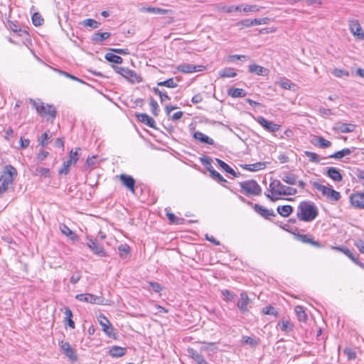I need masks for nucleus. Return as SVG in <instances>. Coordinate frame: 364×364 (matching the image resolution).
Listing matches in <instances>:
<instances>
[{
	"label": "nucleus",
	"instance_id": "obj_30",
	"mask_svg": "<svg viewBox=\"0 0 364 364\" xmlns=\"http://www.w3.org/2000/svg\"><path fill=\"white\" fill-rule=\"evenodd\" d=\"M141 11L142 12H147V13H152L154 14H160V15H165L168 13V11L164 9L161 8H156V7H143L141 9Z\"/></svg>",
	"mask_w": 364,
	"mask_h": 364
},
{
	"label": "nucleus",
	"instance_id": "obj_32",
	"mask_svg": "<svg viewBox=\"0 0 364 364\" xmlns=\"http://www.w3.org/2000/svg\"><path fill=\"white\" fill-rule=\"evenodd\" d=\"M228 95L232 97H242L246 95V92L245 90L241 88H230L228 90Z\"/></svg>",
	"mask_w": 364,
	"mask_h": 364
},
{
	"label": "nucleus",
	"instance_id": "obj_12",
	"mask_svg": "<svg viewBox=\"0 0 364 364\" xmlns=\"http://www.w3.org/2000/svg\"><path fill=\"white\" fill-rule=\"evenodd\" d=\"M203 65H195L193 64L183 63L177 67V70L183 73H192L202 71L204 69Z\"/></svg>",
	"mask_w": 364,
	"mask_h": 364
},
{
	"label": "nucleus",
	"instance_id": "obj_3",
	"mask_svg": "<svg viewBox=\"0 0 364 364\" xmlns=\"http://www.w3.org/2000/svg\"><path fill=\"white\" fill-rule=\"evenodd\" d=\"M17 175L16 169L11 166H6L5 170L0 176V194L7 191L9 186L12 183L14 177Z\"/></svg>",
	"mask_w": 364,
	"mask_h": 364
},
{
	"label": "nucleus",
	"instance_id": "obj_40",
	"mask_svg": "<svg viewBox=\"0 0 364 364\" xmlns=\"http://www.w3.org/2000/svg\"><path fill=\"white\" fill-rule=\"evenodd\" d=\"M149 105L151 107V111L154 116L156 117L159 115V105L158 102L152 97L149 98Z\"/></svg>",
	"mask_w": 364,
	"mask_h": 364
},
{
	"label": "nucleus",
	"instance_id": "obj_4",
	"mask_svg": "<svg viewBox=\"0 0 364 364\" xmlns=\"http://www.w3.org/2000/svg\"><path fill=\"white\" fill-rule=\"evenodd\" d=\"M269 191L273 195L279 196H294L297 193L296 188L286 186L279 180H274L270 183Z\"/></svg>",
	"mask_w": 364,
	"mask_h": 364
},
{
	"label": "nucleus",
	"instance_id": "obj_46",
	"mask_svg": "<svg viewBox=\"0 0 364 364\" xmlns=\"http://www.w3.org/2000/svg\"><path fill=\"white\" fill-rule=\"evenodd\" d=\"M331 73L336 77H348L349 72L346 70L334 68Z\"/></svg>",
	"mask_w": 364,
	"mask_h": 364
},
{
	"label": "nucleus",
	"instance_id": "obj_51",
	"mask_svg": "<svg viewBox=\"0 0 364 364\" xmlns=\"http://www.w3.org/2000/svg\"><path fill=\"white\" fill-rule=\"evenodd\" d=\"M71 161L67 160L66 161L63 162V167L59 170V174H68L70 171V167L72 165Z\"/></svg>",
	"mask_w": 364,
	"mask_h": 364
},
{
	"label": "nucleus",
	"instance_id": "obj_10",
	"mask_svg": "<svg viewBox=\"0 0 364 364\" xmlns=\"http://www.w3.org/2000/svg\"><path fill=\"white\" fill-rule=\"evenodd\" d=\"M257 122L267 131L269 132H274L280 129V125L267 120L263 117H258Z\"/></svg>",
	"mask_w": 364,
	"mask_h": 364
},
{
	"label": "nucleus",
	"instance_id": "obj_7",
	"mask_svg": "<svg viewBox=\"0 0 364 364\" xmlns=\"http://www.w3.org/2000/svg\"><path fill=\"white\" fill-rule=\"evenodd\" d=\"M87 246L93 252V253L99 257H105L106 255L105 249L96 239L87 238Z\"/></svg>",
	"mask_w": 364,
	"mask_h": 364
},
{
	"label": "nucleus",
	"instance_id": "obj_49",
	"mask_svg": "<svg viewBox=\"0 0 364 364\" xmlns=\"http://www.w3.org/2000/svg\"><path fill=\"white\" fill-rule=\"evenodd\" d=\"M79 151H80V148H76L75 151L71 150L69 154L68 161H71L73 164H75L79 159Z\"/></svg>",
	"mask_w": 364,
	"mask_h": 364
},
{
	"label": "nucleus",
	"instance_id": "obj_44",
	"mask_svg": "<svg viewBox=\"0 0 364 364\" xmlns=\"http://www.w3.org/2000/svg\"><path fill=\"white\" fill-rule=\"evenodd\" d=\"M118 250H119L120 257L122 258H125L129 253L130 247L127 244H122L118 247Z\"/></svg>",
	"mask_w": 364,
	"mask_h": 364
},
{
	"label": "nucleus",
	"instance_id": "obj_36",
	"mask_svg": "<svg viewBox=\"0 0 364 364\" xmlns=\"http://www.w3.org/2000/svg\"><path fill=\"white\" fill-rule=\"evenodd\" d=\"M294 311L296 314L297 318L301 322H305L307 319V315L304 310V308L301 306H296Z\"/></svg>",
	"mask_w": 364,
	"mask_h": 364
},
{
	"label": "nucleus",
	"instance_id": "obj_8",
	"mask_svg": "<svg viewBox=\"0 0 364 364\" xmlns=\"http://www.w3.org/2000/svg\"><path fill=\"white\" fill-rule=\"evenodd\" d=\"M98 321L102 328V331L108 337L113 338L115 336L114 328L109 321L103 314L99 316Z\"/></svg>",
	"mask_w": 364,
	"mask_h": 364
},
{
	"label": "nucleus",
	"instance_id": "obj_43",
	"mask_svg": "<svg viewBox=\"0 0 364 364\" xmlns=\"http://www.w3.org/2000/svg\"><path fill=\"white\" fill-rule=\"evenodd\" d=\"M32 22L35 26H40L44 23V19L38 12H36L32 16Z\"/></svg>",
	"mask_w": 364,
	"mask_h": 364
},
{
	"label": "nucleus",
	"instance_id": "obj_48",
	"mask_svg": "<svg viewBox=\"0 0 364 364\" xmlns=\"http://www.w3.org/2000/svg\"><path fill=\"white\" fill-rule=\"evenodd\" d=\"M313 186L318 191H321V193L323 194V196H326L328 194V191L330 189V188L325 186L323 185H321L316 181H314L313 183Z\"/></svg>",
	"mask_w": 364,
	"mask_h": 364
},
{
	"label": "nucleus",
	"instance_id": "obj_37",
	"mask_svg": "<svg viewBox=\"0 0 364 364\" xmlns=\"http://www.w3.org/2000/svg\"><path fill=\"white\" fill-rule=\"evenodd\" d=\"M105 58L110 62V63H116V64H121L122 63V58L119 56V55H115L112 53H107L105 54Z\"/></svg>",
	"mask_w": 364,
	"mask_h": 364
},
{
	"label": "nucleus",
	"instance_id": "obj_61",
	"mask_svg": "<svg viewBox=\"0 0 364 364\" xmlns=\"http://www.w3.org/2000/svg\"><path fill=\"white\" fill-rule=\"evenodd\" d=\"M279 84L282 88L286 90H291V85H294L289 80L281 81L279 82Z\"/></svg>",
	"mask_w": 364,
	"mask_h": 364
},
{
	"label": "nucleus",
	"instance_id": "obj_27",
	"mask_svg": "<svg viewBox=\"0 0 364 364\" xmlns=\"http://www.w3.org/2000/svg\"><path fill=\"white\" fill-rule=\"evenodd\" d=\"M111 36V33L109 32H104V33H100L96 32L92 36V41L95 43H102L105 40L109 38Z\"/></svg>",
	"mask_w": 364,
	"mask_h": 364
},
{
	"label": "nucleus",
	"instance_id": "obj_56",
	"mask_svg": "<svg viewBox=\"0 0 364 364\" xmlns=\"http://www.w3.org/2000/svg\"><path fill=\"white\" fill-rule=\"evenodd\" d=\"M236 25L240 27V28H242L244 27L249 28L252 26V21L250 19H244L237 22Z\"/></svg>",
	"mask_w": 364,
	"mask_h": 364
},
{
	"label": "nucleus",
	"instance_id": "obj_31",
	"mask_svg": "<svg viewBox=\"0 0 364 364\" xmlns=\"http://www.w3.org/2000/svg\"><path fill=\"white\" fill-rule=\"evenodd\" d=\"M283 181L289 185H294L297 182V176L294 173H284L282 176Z\"/></svg>",
	"mask_w": 364,
	"mask_h": 364
},
{
	"label": "nucleus",
	"instance_id": "obj_38",
	"mask_svg": "<svg viewBox=\"0 0 364 364\" xmlns=\"http://www.w3.org/2000/svg\"><path fill=\"white\" fill-rule=\"evenodd\" d=\"M80 24L85 27H90L92 28H97L100 25V23L98 21L92 19V18H87L83 20Z\"/></svg>",
	"mask_w": 364,
	"mask_h": 364
},
{
	"label": "nucleus",
	"instance_id": "obj_2",
	"mask_svg": "<svg viewBox=\"0 0 364 364\" xmlns=\"http://www.w3.org/2000/svg\"><path fill=\"white\" fill-rule=\"evenodd\" d=\"M29 103L32 105L33 107L36 109L38 114L41 116H49L52 119H54L56 116L55 107L52 105L45 104L43 102L38 100L36 101L33 99L29 100Z\"/></svg>",
	"mask_w": 364,
	"mask_h": 364
},
{
	"label": "nucleus",
	"instance_id": "obj_39",
	"mask_svg": "<svg viewBox=\"0 0 364 364\" xmlns=\"http://www.w3.org/2000/svg\"><path fill=\"white\" fill-rule=\"evenodd\" d=\"M327 198L330 199L332 201H338L341 198V193L334 189L330 188L328 194L326 196Z\"/></svg>",
	"mask_w": 364,
	"mask_h": 364
},
{
	"label": "nucleus",
	"instance_id": "obj_60",
	"mask_svg": "<svg viewBox=\"0 0 364 364\" xmlns=\"http://www.w3.org/2000/svg\"><path fill=\"white\" fill-rule=\"evenodd\" d=\"M149 284L155 292H160L162 289L161 284L158 282H150Z\"/></svg>",
	"mask_w": 364,
	"mask_h": 364
},
{
	"label": "nucleus",
	"instance_id": "obj_34",
	"mask_svg": "<svg viewBox=\"0 0 364 364\" xmlns=\"http://www.w3.org/2000/svg\"><path fill=\"white\" fill-rule=\"evenodd\" d=\"M219 75L220 77H234L237 76V73L235 72L233 68H225L219 71Z\"/></svg>",
	"mask_w": 364,
	"mask_h": 364
},
{
	"label": "nucleus",
	"instance_id": "obj_41",
	"mask_svg": "<svg viewBox=\"0 0 364 364\" xmlns=\"http://www.w3.org/2000/svg\"><path fill=\"white\" fill-rule=\"evenodd\" d=\"M158 86H164L170 88H175L178 86L177 83L174 81L173 78H169L164 81H161L157 83Z\"/></svg>",
	"mask_w": 364,
	"mask_h": 364
},
{
	"label": "nucleus",
	"instance_id": "obj_9",
	"mask_svg": "<svg viewBox=\"0 0 364 364\" xmlns=\"http://www.w3.org/2000/svg\"><path fill=\"white\" fill-rule=\"evenodd\" d=\"M349 28L350 32L359 40L364 38V33L358 20H349Z\"/></svg>",
	"mask_w": 364,
	"mask_h": 364
},
{
	"label": "nucleus",
	"instance_id": "obj_59",
	"mask_svg": "<svg viewBox=\"0 0 364 364\" xmlns=\"http://www.w3.org/2000/svg\"><path fill=\"white\" fill-rule=\"evenodd\" d=\"M243 343L246 344H249L250 346H257L258 344V342L253 338L249 337V336H245L242 338Z\"/></svg>",
	"mask_w": 364,
	"mask_h": 364
},
{
	"label": "nucleus",
	"instance_id": "obj_14",
	"mask_svg": "<svg viewBox=\"0 0 364 364\" xmlns=\"http://www.w3.org/2000/svg\"><path fill=\"white\" fill-rule=\"evenodd\" d=\"M240 296V298L237 303V306L242 313L248 312V304L251 301L250 299L245 291L241 292Z\"/></svg>",
	"mask_w": 364,
	"mask_h": 364
},
{
	"label": "nucleus",
	"instance_id": "obj_45",
	"mask_svg": "<svg viewBox=\"0 0 364 364\" xmlns=\"http://www.w3.org/2000/svg\"><path fill=\"white\" fill-rule=\"evenodd\" d=\"M263 7L257 5H242V11L245 13L259 11Z\"/></svg>",
	"mask_w": 364,
	"mask_h": 364
},
{
	"label": "nucleus",
	"instance_id": "obj_20",
	"mask_svg": "<svg viewBox=\"0 0 364 364\" xmlns=\"http://www.w3.org/2000/svg\"><path fill=\"white\" fill-rule=\"evenodd\" d=\"M296 238L303 243L310 244L312 246L318 248L321 247L320 242L314 240V238L309 235L298 234L296 235Z\"/></svg>",
	"mask_w": 364,
	"mask_h": 364
},
{
	"label": "nucleus",
	"instance_id": "obj_58",
	"mask_svg": "<svg viewBox=\"0 0 364 364\" xmlns=\"http://www.w3.org/2000/svg\"><path fill=\"white\" fill-rule=\"evenodd\" d=\"M221 293L227 301H232L235 296L232 292L228 289L222 290Z\"/></svg>",
	"mask_w": 364,
	"mask_h": 364
},
{
	"label": "nucleus",
	"instance_id": "obj_54",
	"mask_svg": "<svg viewBox=\"0 0 364 364\" xmlns=\"http://www.w3.org/2000/svg\"><path fill=\"white\" fill-rule=\"evenodd\" d=\"M336 250L342 252L344 255H346L348 258H350L353 262L355 261L357 259L353 254L350 252V250L348 248L343 247H336Z\"/></svg>",
	"mask_w": 364,
	"mask_h": 364
},
{
	"label": "nucleus",
	"instance_id": "obj_22",
	"mask_svg": "<svg viewBox=\"0 0 364 364\" xmlns=\"http://www.w3.org/2000/svg\"><path fill=\"white\" fill-rule=\"evenodd\" d=\"M248 71L262 76L267 75L269 73L268 69L255 64L250 65L248 68Z\"/></svg>",
	"mask_w": 364,
	"mask_h": 364
},
{
	"label": "nucleus",
	"instance_id": "obj_35",
	"mask_svg": "<svg viewBox=\"0 0 364 364\" xmlns=\"http://www.w3.org/2000/svg\"><path fill=\"white\" fill-rule=\"evenodd\" d=\"M350 154H351V150L348 148H346L341 151H338L335 152L334 154L328 156V158L341 159L346 156L350 155Z\"/></svg>",
	"mask_w": 364,
	"mask_h": 364
},
{
	"label": "nucleus",
	"instance_id": "obj_64",
	"mask_svg": "<svg viewBox=\"0 0 364 364\" xmlns=\"http://www.w3.org/2000/svg\"><path fill=\"white\" fill-rule=\"evenodd\" d=\"M355 245L362 253H364V240H358L355 242Z\"/></svg>",
	"mask_w": 364,
	"mask_h": 364
},
{
	"label": "nucleus",
	"instance_id": "obj_17",
	"mask_svg": "<svg viewBox=\"0 0 364 364\" xmlns=\"http://www.w3.org/2000/svg\"><path fill=\"white\" fill-rule=\"evenodd\" d=\"M135 116L138 121H139L140 122L146 124V126L151 128L156 129L155 120L152 117L149 116L147 114L136 113Z\"/></svg>",
	"mask_w": 364,
	"mask_h": 364
},
{
	"label": "nucleus",
	"instance_id": "obj_62",
	"mask_svg": "<svg viewBox=\"0 0 364 364\" xmlns=\"http://www.w3.org/2000/svg\"><path fill=\"white\" fill-rule=\"evenodd\" d=\"M36 171L42 176L47 177L49 176L50 170L48 168L40 167L36 169Z\"/></svg>",
	"mask_w": 364,
	"mask_h": 364
},
{
	"label": "nucleus",
	"instance_id": "obj_13",
	"mask_svg": "<svg viewBox=\"0 0 364 364\" xmlns=\"http://www.w3.org/2000/svg\"><path fill=\"white\" fill-rule=\"evenodd\" d=\"M75 298L81 301L89 302L91 304H100L102 302V299L91 294H77Z\"/></svg>",
	"mask_w": 364,
	"mask_h": 364
},
{
	"label": "nucleus",
	"instance_id": "obj_33",
	"mask_svg": "<svg viewBox=\"0 0 364 364\" xmlns=\"http://www.w3.org/2000/svg\"><path fill=\"white\" fill-rule=\"evenodd\" d=\"M61 232L68 236L70 237V240L75 241L77 240V236L76 234H75L67 225L65 224H61L60 226Z\"/></svg>",
	"mask_w": 364,
	"mask_h": 364
},
{
	"label": "nucleus",
	"instance_id": "obj_29",
	"mask_svg": "<svg viewBox=\"0 0 364 364\" xmlns=\"http://www.w3.org/2000/svg\"><path fill=\"white\" fill-rule=\"evenodd\" d=\"M216 161L219 166L222 168L227 173L234 176L235 177H237L240 175V173H236L228 164H227L223 161L216 159Z\"/></svg>",
	"mask_w": 364,
	"mask_h": 364
},
{
	"label": "nucleus",
	"instance_id": "obj_47",
	"mask_svg": "<svg viewBox=\"0 0 364 364\" xmlns=\"http://www.w3.org/2000/svg\"><path fill=\"white\" fill-rule=\"evenodd\" d=\"M166 216L168 219V220L173 224L176 225H181L183 223L184 220L183 218H177L173 213H167Z\"/></svg>",
	"mask_w": 364,
	"mask_h": 364
},
{
	"label": "nucleus",
	"instance_id": "obj_23",
	"mask_svg": "<svg viewBox=\"0 0 364 364\" xmlns=\"http://www.w3.org/2000/svg\"><path fill=\"white\" fill-rule=\"evenodd\" d=\"M193 137L195 139L198 140L201 143L208 144L210 145H213L215 143L212 138L199 131L194 132Z\"/></svg>",
	"mask_w": 364,
	"mask_h": 364
},
{
	"label": "nucleus",
	"instance_id": "obj_18",
	"mask_svg": "<svg viewBox=\"0 0 364 364\" xmlns=\"http://www.w3.org/2000/svg\"><path fill=\"white\" fill-rule=\"evenodd\" d=\"M119 180L124 186H126L132 193H134L135 180L133 177L127 174H121L119 176Z\"/></svg>",
	"mask_w": 364,
	"mask_h": 364
},
{
	"label": "nucleus",
	"instance_id": "obj_11",
	"mask_svg": "<svg viewBox=\"0 0 364 364\" xmlns=\"http://www.w3.org/2000/svg\"><path fill=\"white\" fill-rule=\"evenodd\" d=\"M60 347L63 350V353L71 360L76 361L77 360V356L71 346L68 342L61 341L60 343Z\"/></svg>",
	"mask_w": 364,
	"mask_h": 364
},
{
	"label": "nucleus",
	"instance_id": "obj_19",
	"mask_svg": "<svg viewBox=\"0 0 364 364\" xmlns=\"http://www.w3.org/2000/svg\"><path fill=\"white\" fill-rule=\"evenodd\" d=\"M355 125L343 122H337L333 127V129L341 133H350L354 132Z\"/></svg>",
	"mask_w": 364,
	"mask_h": 364
},
{
	"label": "nucleus",
	"instance_id": "obj_25",
	"mask_svg": "<svg viewBox=\"0 0 364 364\" xmlns=\"http://www.w3.org/2000/svg\"><path fill=\"white\" fill-rule=\"evenodd\" d=\"M188 353L189 356L191 357L198 364H209L205 361L203 356L193 348H188Z\"/></svg>",
	"mask_w": 364,
	"mask_h": 364
},
{
	"label": "nucleus",
	"instance_id": "obj_6",
	"mask_svg": "<svg viewBox=\"0 0 364 364\" xmlns=\"http://www.w3.org/2000/svg\"><path fill=\"white\" fill-rule=\"evenodd\" d=\"M115 71L125 77L127 80L132 83L141 82V77L137 75L134 71L127 68L115 67Z\"/></svg>",
	"mask_w": 364,
	"mask_h": 364
},
{
	"label": "nucleus",
	"instance_id": "obj_63",
	"mask_svg": "<svg viewBox=\"0 0 364 364\" xmlns=\"http://www.w3.org/2000/svg\"><path fill=\"white\" fill-rule=\"evenodd\" d=\"M81 273L80 272H75L72 276H71V278H70V282L73 283V284H76L78 282V281L81 278Z\"/></svg>",
	"mask_w": 364,
	"mask_h": 364
},
{
	"label": "nucleus",
	"instance_id": "obj_5",
	"mask_svg": "<svg viewBox=\"0 0 364 364\" xmlns=\"http://www.w3.org/2000/svg\"><path fill=\"white\" fill-rule=\"evenodd\" d=\"M240 186L241 187V191L246 196H259L262 193L261 187L255 180L240 182Z\"/></svg>",
	"mask_w": 364,
	"mask_h": 364
},
{
	"label": "nucleus",
	"instance_id": "obj_24",
	"mask_svg": "<svg viewBox=\"0 0 364 364\" xmlns=\"http://www.w3.org/2000/svg\"><path fill=\"white\" fill-rule=\"evenodd\" d=\"M127 348L117 346H112L109 350V354L113 358H119L124 355Z\"/></svg>",
	"mask_w": 364,
	"mask_h": 364
},
{
	"label": "nucleus",
	"instance_id": "obj_57",
	"mask_svg": "<svg viewBox=\"0 0 364 364\" xmlns=\"http://www.w3.org/2000/svg\"><path fill=\"white\" fill-rule=\"evenodd\" d=\"M252 26L254 25H262V24H267L269 22V18L267 17L261 18H255L252 19Z\"/></svg>",
	"mask_w": 364,
	"mask_h": 364
},
{
	"label": "nucleus",
	"instance_id": "obj_55",
	"mask_svg": "<svg viewBox=\"0 0 364 364\" xmlns=\"http://www.w3.org/2000/svg\"><path fill=\"white\" fill-rule=\"evenodd\" d=\"M318 145L319 147L325 149L330 147L331 146V142L328 140L325 139L323 137H318Z\"/></svg>",
	"mask_w": 364,
	"mask_h": 364
},
{
	"label": "nucleus",
	"instance_id": "obj_26",
	"mask_svg": "<svg viewBox=\"0 0 364 364\" xmlns=\"http://www.w3.org/2000/svg\"><path fill=\"white\" fill-rule=\"evenodd\" d=\"M277 326L280 327L282 331L285 333H291L294 331V324L290 323L288 320L282 318L277 323Z\"/></svg>",
	"mask_w": 364,
	"mask_h": 364
},
{
	"label": "nucleus",
	"instance_id": "obj_52",
	"mask_svg": "<svg viewBox=\"0 0 364 364\" xmlns=\"http://www.w3.org/2000/svg\"><path fill=\"white\" fill-rule=\"evenodd\" d=\"M262 312L266 315H272L276 317L278 316L276 309L270 305L263 308Z\"/></svg>",
	"mask_w": 364,
	"mask_h": 364
},
{
	"label": "nucleus",
	"instance_id": "obj_42",
	"mask_svg": "<svg viewBox=\"0 0 364 364\" xmlns=\"http://www.w3.org/2000/svg\"><path fill=\"white\" fill-rule=\"evenodd\" d=\"M265 165L264 163L258 162L253 164H247L245 165V168L251 171H255L263 169Z\"/></svg>",
	"mask_w": 364,
	"mask_h": 364
},
{
	"label": "nucleus",
	"instance_id": "obj_1",
	"mask_svg": "<svg viewBox=\"0 0 364 364\" xmlns=\"http://www.w3.org/2000/svg\"><path fill=\"white\" fill-rule=\"evenodd\" d=\"M318 214L315 204L311 201H301L297 207L296 216L301 221H313Z\"/></svg>",
	"mask_w": 364,
	"mask_h": 364
},
{
	"label": "nucleus",
	"instance_id": "obj_15",
	"mask_svg": "<svg viewBox=\"0 0 364 364\" xmlns=\"http://www.w3.org/2000/svg\"><path fill=\"white\" fill-rule=\"evenodd\" d=\"M255 211L265 219H269V217H275L276 213L272 209L269 210L262 205L255 203L253 206Z\"/></svg>",
	"mask_w": 364,
	"mask_h": 364
},
{
	"label": "nucleus",
	"instance_id": "obj_53",
	"mask_svg": "<svg viewBox=\"0 0 364 364\" xmlns=\"http://www.w3.org/2000/svg\"><path fill=\"white\" fill-rule=\"evenodd\" d=\"M51 137V135H48V132H44L41 134V138L39 139V144L42 147H46L48 144V139Z\"/></svg>",
	"mask_w": 364,
	"mask_h": 364
},
{
	"label": "nucleus",
	"instance_id": "obj_16",
	"mask_svg": "<svg viewBox=\"0 0 364 364\" xmlns=\"http://www.w3.org/2000/svg\"><path fill=\"white\" fill-rule=\"evenodd\" d=\"M350 200L353 206L364 209V193H355L350 196Z\"/></svg>",
	"mask_w": 364,
	"mask_h": 364
},
{
	"label": "nucleus",
	"instance_id": "obj_28",
	"mask_svg": "<svg viewBox=\"0 0 364 364\" xmlns=\"http://www.w3.org/2000/svg\"><path fill=\"white\" fill-rule=\"evenodd\" d=\"M294 209L290 205H279L277 208V213L282 217L287 218L290 215Z\"/></svg>",
	"mask_w": 364,
	"mask_h": 364
},
{
	"label": "nucleus",
	"instance_id": "obj_50",
	"mask_svg": "<svg viewBox=\"0 0 364 364\" xmlns=\"http://www.w3.org/2000/svg\"><path fill=\"white\" fill-rule=\"evenodd\" d=\"M305 155L309 158V161L311 162L318 164L320 161L318 155L314 152L306 151Z\"/></svg>",
	"mask_w": 364,
	"mask_h": 364
},
{
	"label": "nucleus",
	"instance_id": "obj_21",
	"mask_svg": "<svg viewBox=\"0 0 364 364\" xmlns=\"http://www.w3.org/2000/svg\"><path fill=\"white\" fill-rule=\"evenodd\" d=\"M326 175L336 182H340L343 180V176L340 173V170L336 167L327 168Z\"/></svg>",
	"mask_w": 364,
	"mask_h": 364
}]
</instances>
